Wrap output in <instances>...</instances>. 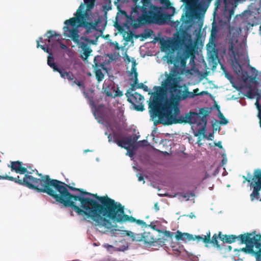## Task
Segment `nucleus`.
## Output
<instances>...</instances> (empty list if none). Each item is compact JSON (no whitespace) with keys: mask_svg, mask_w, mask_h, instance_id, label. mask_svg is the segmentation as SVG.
<instances>
[{"mask_svg":"<svg viewBox=\"0 0 261 261\" xmlns=\"http://www.w3.org/2000/svg\"><path fill=\"white\" fill-rule=\"evenodd\" d=\"M42 178H28L32 184L27 182L30 189L47 194L57 202L65 207H71L79 216H85L84 220H91L96 226L100 227L108 213V207L114 200L108 196H99L70 186L57 179H51L48 175H41Z\"/></svg>","mask_w":261,"mask_h":261,"instance_id":"1","label":"nucleus"},{"mask_svg":"<svg viewBox=\"0 0 261 261\" xmlns=\"http://www.w3.org/2000/svg\"><path fill=\"white\" fill-rule=\"evenodd\" d=\"M191 57L193 60L195 57L194 49L189 45H186L183 51L177 52L175 57L171 55L168 59V63L173 64L174 68L167 75L162 86L170 92V99L167 104L169 108H172L175 115L180 114L178 107L180 102L188 98L189 93V88L187 86L185 85L184 90H181L182 87L179 83L180 77L175 76L182 73L186 67L187 61Z\"/></svg>","mask_w":261,"mask_h":261,"instance_id":"2","label":"nucleus"},{"mask_svg":"<svg viewBox=\"0 0 261 261\" xmlns=\"http://www.w3.org/2000/svg\"><path fill=\"white\" fill-rule=\"evenodd\" d=\"M84 3H82L74 14L75 17L71 18L64 22L65 24H70L74 27L76 23L79 26L86 29L84 35H88L92 30H96V28L101 22V18L98 17L94 21L90 17V13L95 5V0H84Z\"/></svg>","mask_w":261,"mask_h":261,"instance_id":"3","label":"nucleus"},{"mask_svg":"<svg viewBox=\"0 0 261 261\" xmlns=\"http://www.w3.org/2000/svg\"><path fill=\"white\" fill-rule=\"evenodd\" d=\"M142 6H136L131 12L130 25L137 29L141 25L156 22L159 18V8L150 0H142Z\"/></svg>","mask_w":261,"mask_h":261,"instance_id":"4","label":"nucleus"},{"mask_svg":"<svg viewBox=\"0 0 261 261\" xmlns=\"http://www.w3.org/2000/svg\"><path fill=\"white\" fill-rule=\"evenodd\" d=\"M210 111L207 108H201L199 113L190 112L186 114L185 116H180L176 118L177 115L174 114V111L172 113H168L167 116L168 119L165 122V125H170L173 124L188 123L190 124H196L197 126H200L198 129L195 136L203 135L205 137L206 125L207 123L206 117L209 115Z\"/></svg>","mask_w":261,"mask_h":261,"instance_id":"5","label":"nucleus"},{"mask_svg":"<svg viewBox=\"0 0 261 261\" xmlns=\"http://www.w3.org/2000/svg\"><path fill=\"white\" fill-rule=\"evenodd\" d=\"M108 213L106 216V221H103L100 227H104L108 229H111L113 227L112 222L115 223H123L126 222L130 223L136 222L137 224L142 227H147V224L141 220L136 219L133 216H128L125 214L124 206L120 203L115 200L108 207Z\"/></svg>","mask_w":261,"mask_h":261,"instance_id":"6","label":"nucleus"},{"mask_svg":"<svg viewBox=\"0 0 261 261\" xmlns=\"http://www.w3.org/2000/svg\"><path fill=\"white\" fill-rule=\"evenodd\" d=\"M169 100V99L166 98L163 101V97L160 93H154L152 101L149 103V109L151 117H158L159 118L154 122V125L163 124L165 125V122L169 118L167 116V114L173 111L172 108H169L166 104Z\"/></svg>","mask_w":261,"mask_h":261,"instance_id":"7","label":"nucleus"},{"mask_svg":"<svg viewBox=\"0 0 261 261\" xmlns=\"http://www.w3.org/2000/svg\"><path fill=\"white\" fill-rule=\"evenodd\" d=\"M255 231L252 233L247 232L244 234H240L238 236L236 235H226L222 234V238L220 237V240L223 242L231 244L235 242L236 240L240 241L241 244H246L247 247L249 248L248 252L252 251V248L254 245L256 247L261 246L260 242L261 241V234L254 235ZM242 250L245 252L248 251L246 248H243Z\"/></svg>","mask_w":261,"mask_h":261,"instance_id":"8","label":"nucleus"},{"mask_svg":"<svg viewBox=\"0 0 261 261\" xmlns=\"http://www.w3.org/2000/svg\"><path fill=\"white\" fill-rule=\"evenodd\" d=\"M11 168L12 171H14L17 173H19L20 174H23L25 173L24 176L23 178H20L19 176H17L16 177H13L12 176H9L6 172L4 173L2 171H0V176H5L6 175L7 177H12L13 179H11L9 178H0V179H7L11 181H14L16 183L18 184L19 185L24 186L29 188L28 186L27 182H29L32 184H33L28 177H32L34 179H40L42 178L41 176L39 175L40 174L43 175L41 173H39L38 171H37V174L39 176V178H36L33 177L31 175V172H29L27 169L25 167H22V163L20 161H12L11 162V166H10Z\"/></svg>","mask_w":261,"mask_h":261,"instance_id":"9","label":"nucleus"},{"mask_svg":"<svg viewBox=\"0 0 261 261\" xmlns=\"http://www.w3.org/2000/svg\"><path fill=\"white\" fill-rule=\"evenodd\" d=\"M244 178L243 183L246 181L250 183L251 187L253 188V192L250 194V198L253 201L255 198H258L259 193L261 190V170L256 169L253 172V176L251 177L250 175H248L247 177L243 176Z\"/></svg>","mask_w":261,"mask_h":261,"instance_id":"10","label":"nucleus"},{"mask_svg":"<svg viewBox=\"0 0 261 261\" xmlns=\"http://www.w3.org/2000/svg\"><path fill=\"white\" fill-rule=\"evenodd\" d=\"M125 95L127 98V101L132 105L135 110L138 111H143L144 110L143 105L144 100L143 96L138 92L134 93L127 90Z\"/></svg>","mask_w":261,"mask_h":261,"instance_id":"11","label":"nucleus"},{"mask_svg":"<svg viewBox=\"0 0 261 261\" xmlns=\"http://www.w3.org/2000/svg\"><path fill=\"white\" fill-rule=\"evenodd\" d=\"M220 237L222 238V233L219 231L218 234L216 233L214 234L212 237V239H211V232L210 231L204 237L201 236H196L197 243L202 242L205 244L206 247H207L208 244H212L217 248H220V245L218 241V238L220 239Z\"/></svg>","mask_w":261,"mask_h":261,"instance_id":"12","label":"nucleus"},{"mask_svg":"<svg viewBox=\"0 0 261 261\" xmlns=\"http://www.w3.org/2000/svg\"><path fill=\"white\" fill-rule=\"evenodd\" d=\"M66 25L64 27V35L66 37L70 38L75 43L77 44H80L81 42H80L79 38L80 36L79 35V31L77 28L70 29L68 27L69 25L70 24H65Z\"/></svg>","mask_w":261,"mask_h":261,"instance_id":"13","label":"nucleus"},{"mask_svg":"<svg viewBox=\"0 0 261 261\" xmlns=\"http://www.w3.org/2000/svg\"><path fill=\"white\" fill-rule=\"evenodd\" d=\"M135 140H134L132 136L123 137L122 139H120L117 141V145L121 148H124L128 150L129 147L133 144Z\"/></svg>","mask_w":261,"mask_h":261,"instance_id":"14","label":"nucleus"},{"mask_svg":"<svg viewBox=\"0 0 261 261\" xmlns=\"http://www.w3.org/2000/svg\"><path fill=\"white\" fill-rule=\"evenodd\" d=\"M46 35L47 39L46 40L48 42V45L53 46L60 41L59 35L52 31H48Z\"/></svg>","mask_w":261,"mask_h":261,"instance_id":"15","label":"nucleus"},{"mask_svg":"<svg viewBox=\"0 0 261 261\" xmlns=\"http://www.w3.org/2000/svg\"><path fill=\"white\" fill-rule=\"evenodd\" d=\"M196 236H194L193 235L188 233H182L179 231H177L176 232V234L175 235L176 239L177 241H195L196 240Z\"/></svg>","mask_w":261,"mask_h":261,"instance_id":"16","label":"nucleus"},{"mask_svg":"<svg viewBox=\"0 0 261 261\" xmlns=\"http://www.w3.org/2000/svg\"><path fill=\"white\" fill-rule=\"evenodd\" d=\"M79 45L83 50V54L85 56V59H86L88 58L92 51L90 45H89L88 43L84 42H81Z\"/></svg>","mask_w":261,"mask_h":261,"instance_id":"17","label":"nucleus"},{"mask_svg":"<svg viewBox=\"0 0 261 261\" xmlns=\"http://www.w3.org/2000/svg\"><path fill=\"white\" fill-rule=\"evenodd\" d=\"M57 71L60 73V76L62 78L67 79V80H68L70 81H72L75 79V76L72 74V73L70 71H69V72L65 71L63 70H62L60 68H59L58 71Z\"/></svg>","mask_w":261,"mask_h":261,"instance_id":"18","label":"nucleus"},{"mask_svg":"<svg viewBox=\"0 0 261 261\" xmlns=\"http://www.w3.org/2000/svg\"><path fill=\"white\" fill-rule=\"evenodd\" d=\"M156 239L154 238L150 232H144L143 233V242L146 244L150 245L153 244L155 242Z\"/></svg>","mask_w":261,"mask_h":261,"instance_id":"19","label":"nucleus"},{"mask_svg":"<svg viewBox=\"0 0 261 261\" xmlns=\"http://www.w3.org/2000/svg\"><path fill=\"white\" fill-rule=\"evenodd\" d=\"M161 48L162 50H174L173 43L171 41H163L161 42Z\"/></svg>","mask_w":261,"mask_h":261,"instance_id":"20","label":"nucleus"},{"mask_svg":"<svg viewBox=\"0 0 261 261\" xmlns=\"http://www.w3.org/2000/svg\"><path fill=\"white\" fill-rule=\"evenodd\" d=\"M54 61V58L53 57V54L52 53H50L47 58V64L53 69L54 71H58L59 68Z\"/></svg>","mask_w":261,"mask_h":261,"instance_id":"21","label":"nucleus"},{"mask_svg":"<svg viewBox=\"0 0 261 261\" xmlns=\"http://www.w3.org/2000/svg\"><path fill=\"white\" fill-rule=\"evenodd\" d=\"M41 42L42 43H44L43 40V38L42 37H40L39 38V39L37 40V47L38 48V47H40L42 50H43L46 53H48L49 54H50V53H51L50 52V49H49V46L50 45H48V44L47 45H40V43Z\"/></svg>","mask_w":261,"mask_h":261,"instance_id":"22","label":"nucleus"},{"mask_svg":"<svg viewBox=\"0 0 261 261\" xmlns=\"http://www.w3.org/2000/svg\"><path fill=\"white\" fill-rule=\"evenodd\" d=\"M127 235L130 236L133 241L143 242V233L141 234H134L133 232L129 231L127 233Z\"/></svg>","mask_w":261,"mask_h":261,"instance_id":"23","label":"nucleus"},{"mask_svg":"<svg viewBox=\"0 0 261 261\" xmlns=\"http://www.w3.org/2000/svg\"><path fill=\"white\" fill-rule=\"evenodd\" d=\"M199 90L198 88H196V89H194L193 92H190L189 91L188 98H194L196 96H198V95L202 96L204 94L207 93V92H206V91H202L201 92H199Z\"/></svg>","mask_w":261,"mask_h":261,"instance_id":"24","label":"nucleus"},{"mask_svg":"<svg viewBox=\"0 0 261 261\" xmlns=\"http://www.w3.org/2000/svg\"><path fill=\"white\" fill-rule=\"evenodd\" d=\"M120 138V135L116 133L113 132V134H109L108 135L109 142L113 141V142L117 144V141H119Z\"/></svg>","mask_w":261,"mask_h":261,"instance_id":"25","label":"nucleus"},{"mask_svg":"<svg viewBox=\"0 0 261 261\" xmlns=\"http://www.w3.org/2000/svg\"><path fill=\"white\" fill-rule=\"evenodd\" d=\"M100 57L97 56L95 57L94 59V64L93 65V67L95 71L96 69H106L105 65L103 63H99L97 62L98 59H99Z\"/></svg>","mask_w":261,"mask_h":261,"instance_id":"26","label":"nucleus"},{"mask_svg":"<svg viewBox=\"0 0 261 261\" xmlns=\"http://www.w3.org/2000/svg\"><path fill=\"white\" fill-rule=\"evenodd\" d=\"M95 74L96 78L98 82L102 81V80L104 79L105 75L102 73L101 69H96L95 71Z\"/></svg>","mask_w":261,"mask_h":261,"instance_id":"27","label":"nucleus"},{"mask_svg":"<svg viewBox=\"0 0 261 261\" xmlns=\"http://www.w3.org/2000/svg\"><path fill=\"white\" fill-rule=\"evenodd\" d=\"M161 3L164 6V7L167 9H172L173 11L175 10L174 8L171 6V4L169 0H161Z\"/></svg>","mask_w":261,"mask_h":261,"instance_id":"28","label":"nucleus"},{"mask_svg":"<svg viewBox=\"0 0 261 261\" xmlns=\"http://www.w3.org/2000/svg\"><path fill=\"white\" fill-rule=\"evenodd\" d=\"M255 105L256 108L258 110L257 117H258V118L259 119V124H260V126L261 127V105H260L259 103L258 98L257 99Z\"/></svg>","mask_w":261,"mask_h":261,"instance_id":"29","label":"nucleus"},{"mask_svg":"<svg viewBox=\"0 0 261 261\" xmlns=\"http://www.w3.org/2000/svg\"><path fill=\"white\" fill-rule=\"evenodd\" d=\"M179 195L184 198H187V200H189V198L191 196H194V194L193 192H190V193H179Z\"/></svg>","mask_w":261,"mask_h":261,"instance_id":"30","label":"nucleus"},{"mask_svg":"<svg viewBox=\"0 0 261 261\" xmlns=\"http://www.w3.org/2000/svg\"><path fill=\"white\" fill-rule=\"evenodd\" d=\"M73 83L72 84V86H73L74 84H76L79 87H82V88H85V86H84V83L81 82V81H77L75 80V79L72 81Z\"/></svg>","mask_w":261,"mask_h":261,"instance_id":"31","label":"nucleus"},{"mask_svg":"<svg viewBox=\"0 0 261 261\" xmlns=\"http://www.w3.org/2000/svg\"><path fill=\"white\" fill-rule=\"evenodd\" d=\"M82 40H84L87 42H89L92 44H95L96 43V41L95 40H92L88 38L87 36H83L81 37Z\"/></svg>","mask_w":261,"mask_h":261,"instance_id":"32","label":"nucleus"},{"mask_svg":"<svg viewBox=\"0 0 261 261\" xmlns=\"http://www.w3.org/2000/svg\"><path fill=\"white\" fill-rule=\"evenodd\" d=\"M164 235L170 239H172L173 236V232H171L169 231H165L164 232Z\"/></svg>","mask_w":261,"mask_h":261,"instance_id":"33","label":"nucleus"},{"mask_svg":"<svg viewBox=\"0 0 261 261\" xmlns=\"http://www.w3.org/2000/svg\"><path fill=\"white\" fill-rule=\"evenodd\" d=\"M137 89V84L132 83L130 85V87L128 90H129V92H130L132 93L133 91H135Z\"/></svg>","mask_w":261,"mask_h":261,"instance_id":"34","label":"nucleus"},{"mask_svg":"<svg viewBox=\"0 0 261 261\" xmlns=\"http://www.w3.org/2000/svg\"><path fill=\"white\" fill-rule=\"evenodd\" d=\"M131 70H132V73H134V75H135L136 73H138L137 71V68L136 67V63L135 62H134V63L133 64Z\"/></svg>","mask_w":261,"mask_h":261,"instance_id":"35","label":"nucleus"},{"mask_svg":"<svg viewBox=\"0 0 261 261\" xmlns=\"http://www.w3.org/2000/svg\"><path fill=\"white\" fill-rule=\"evenodd\" d=\"M220 123L221 124H226L228 123V121L227 119H226L225 118V117H224V118H222V119H220Z\"/></svg>","mask_w":261,"mask_h":261,"instance_id":"36","label":"nucleus"},{"mask_svg":"<svg viewBox=\"0 0 261 261\" xmlns=\"http://www.w3.org/2000/svg\"><path fill=\"white\" fill-rule=\"evenodd\" d=\"M219 123L217 121H216L213 124V127L214 129L217 130L218 129L220 130V127L218 125Z\"/></svg>","mask_w":261,"mask_h":261,"instance_id":"37","label":"nucleus"},{"mask_svg":"<svg viewBox=\"0 0 261 261\" xmlns=\"http://www.w3.org/2000/svg\"><path fill=\"white\" fill-rule=\"evenodd\" d=\"M216 107H217V109L218 111H219L218 116L220 118V119H221L222 118H224V116L223 114L221 112V111L220 110V107H219V106L217 105Z\"/></svg>","mask_w":261,"mask_h":261,"instance_id":"38","label":"nucleus"},{"mask_svg":"<svg viewBox=\"0 0 261 261\" xmlns=\"http://www.w3.org/2000/svg\"><path fill=\"white\" fill-rule=\"evenodd\" d=\"M123 95V93L122 91H120L118 88L117 89V90L116 91V93L115 94V95L114 97L116 96H121Z\"/></svg>","mask_w":261,"mask_h":261,"instance_id":"39","label":"nucleus"},{"mask_svg":"<svg viewBox=\"0 0 261 261\" xmlns=\"http://www.w3.org/2000/svg\"><path fill=\"white\" fill-rule=\"evenodd\" d=\"M105 93L106 94V95L108 96H109V97L113 96L112 93L109 89H106L105 90Z\"/></svg>","mask_w":261,"mask_h":261,"instance_id":"40","label":"nucleus"},{"mask_svg":"<svg viewBox=\"0 0 261 261\" xmlns=\"http://www.w3.org/2000/svg\"><path fill=\"white\" fill-rule=\"evenodd\" d=\"M147 227H150L154 230L160 231V230L156 228V226L155 224H152V223H151L149 225H147Z\"/></svg>","mask_w":261,"mask_h":261,"instance_id":"41","label":"nucleus"},{"mask_svg":"<svg viewBox=\"0 0 261 261\" xmlns=\"http://www.w3.org/2000/svg\"><path fill=\"white\" fill-rule=\"evenodd\" d=\"M138 73H136L134 75V84H138Z\"/></svg>","mask_w":261,"mask_h":261,"instance_id":"42","label":"nucleus"},{"mask_svg":"<svg viewBox=\"0 0 261 261\" xmlns=\"http://www.w3.org/2000/svg\"><path fill=\"white\" fill-rule=\"evenodd\" d=\"M228 13H229L230 17H231L232 15H234V8H232L229 9Z\"/></svg>","mask_w":261,"mask_h":261,"instance_id":"43","label":"nucleus"},{"mask_svg":"<svg viewBox=\"0 0 261 261\" xmlns=\"http://www.w3.org/2000/svg\"><path fill=\"white\" fill-rule=\"evenodd\" d=\"M128 1V0H115L114 3L115 5L119 3L124 4L125 3H127Z\"/></svg>","mask_w":261,"mask_h":261,"instance_id":"44","label":"nucleus"},{"mask_svg":"<svg viewBox=\"0 0 261 261\" xmlns=\"http://www.w3.org/2000/svg\"><path fill=\"white\" fill-rule=\"evenodd\" d=\"M216 35H217V34H216L215 33L211 32L210 39L212 40V41H213L216 39Z\"/></svg>","mask_w":261,"mask_h":261,"instance_id":"45","label":"nucleus"},{"mask_svg":"<svg viewBox=\"0 0 261 261\" xmlns=\"http://www.w3.org/2000/svg\"><path fill=\"white\" fill-rule=\"evenodd\" d=\"M137 176L138 177V180L139 181H141L144 180V177H143V175L142 174H138ZM143 182L144 183L145 181H143Z\"/></svg>","mask_w":261,"mask_h":261,"instance_id":"46","label":"nucleus"},{"mask_svg":"<svg viewBox=\"0 0 261 261\" xmlns=\"http://www.w3.org/2000/svg\"><path fill=\"white\" fill-rule=\"evenodd\" d=\"M217 32H218V31L217 29V27L214 24V23H213L211 32H214V33H215L216 34H217Z\"/></svg>","mask_w":261,"mask_h":261,"instance_id":"47","label":"nucleus"},{"mask_svg":"<svg viewBox=\"0 0 261 261\" xmlns=\"http://www.w3.org/2000/svg\"><path fill=\"white\" fill-rule=\"evenodd\" d=\"M229 50L232 51V53L234 55H235V51L233 50V45L232 44H231V45L229 46Z\"/></svg>","mask_w":261,"mask_h":261,"instance_id":"48","label":"nucleus"},{"mask_svg":"<svg viewBox=\"0 0 261 261\" xmlns=\"http://www.w3.org/2000/svg\"><path fill=\"white\" fill-rule=\"evenodd\" d=\"M144 85L142 83H141L140 84H138L137 85V89H142Z\"/></svg>","mask_w":261,"mask_h":261,"instance_id":"49","label":"nucleus"},{"mask_svg":"<svg viewBox=\"0 0 261 261\" xmlns=\"http://www.w3.org/2000/svg\"><path fill=\"white\" fill-rule=\"evenodd\" d=\"M215 145L221 149L222 148V145L221 141H219L218 143H215Z\"/></svg>","mask_w":261,"mask_h":261,"instance_id":"50","label":"nucleus"},{"mask_svg":"<svg viewBox=\"0 0 261 261\" xmlns=\"http://www.w3.org/2000/svg\"><path fill=\"white\" fill-rule=\"evenodd\" d=\"M142 89L144 91H146V92L148 91V90H149V89H148V87L147 86L145 85L143 86V88Z\"/></svg>","mask_w":261,"mask_h":261,"instance_id":"51","label":"nucleus"},{"mask_svg":"<svg viewBox=\"0 0 261 261\" xmlns=\"http://www.w3.org/2000/svg\"><path fill=\"white\" fill-rule=\"evenodd\" d=\"M154 208L155 210V211L157 212L160 209V207L158 205V203H156L155 204H154Z\"/></svg>","mask_w":261,"mask_h":261,"instance_id":"52","label":"nucleus"},{"mask_svg":"<svg viewBox=\"0 0 261 261\" xmlns=\"http://www.w3.org/2000/svg\"><path fill=\"white\" fill-rule=\"evenodd\" d=\"M220 5V0H217V1L216 2V8H218Z\"/></svg>","mask_w":261,"mask_h":261,"instance_id":"53","label":"nucleus"},{"mask_svg":"<svg viewBox=\"0 0 261 261\" xmlns=\"http://www.w3.org/2000/svg\"><path fill=\"white\" fill-rule=\"evenodd\" d=\"M189 217L191 218H193L195 217V215L193 213H191L189 215Z\"/></svg>","mask_w":261,"mask_h":261,"instance_id":"54","label":"nucleus"},{"mask_svg":"<svg viewBox=\"0 0 261 261\" xmlns=\"http://www.w3.org/2000/svg\"><path fill=\"white\" fill-rule=\"evenodd\" d=\"M8 178V177L6 175H5V176H0V178ZM8 178H9V177H8ZM9 178H10L11 179H13L12 177H9Z\"/></svg>","mask_w":261,"mask_h":261,"instance_id":"55","label":"nucleus"},{"mask_svg":"<svg viewBox=\"0 0 261 261\" xmlns=\"http://www.w3.org/2000/svg\"><path fill=\"white\" fill-rule=\"evenodd\" d=\"M181 1L184 3H186V4H187L188 3H189L190 1V0H181Z\"/></svg>","mask_w":261,"mask_h":261,"instance_id":"56","label":"nucleus"},{"mask_svg":"<svg viewBox=\"0 0 261 261\" xmlns=\"http://www.w3.org/2000/svg\"><path fill=\"white\" fill-rule=\"evenodd\" d=\"M61 47L63 49H65L67 47L66 46L63 44H61Z\"/></svg>","mask_w":261,"mask_h":261,"instance_id":"57","label":"nucleus"},{"mask_svg":"<svg viewBox=\"0 0 261 261\" xmlns=\"http://www.w3.org/2000/svg\"><path fill=\"white\" fill-rule=\"evenodd\" d=\"M115 48L117 49H119V45H118V43H117L116 44V46H115Z\"/></svg>","mask_w":261,"mask_h":261,"instance_id":"58","label":"nucleus"},{"mask_svg":"<svg viewBox=\"0 0 261 261\" xmlns=\"http://www.w3.org/2000/svg\"><path fill=\"white\" fill-rule=\"evenodd\" d=\"M239 72H240V70H242V67H241V66L240 65H239Z\"/></svg>","mask_w":261,"mask_h":261,"instance_id":"59","label":"nucleus"},{"mask_svg":"<svg viewBox=\"0 0 261 261\" xmlns=\"http://www.w3.org/2000/svg\"><path fill=\"white\" fill-rule=\"evenodd\" d=\"M229 250L230 251L231 250V247L230 246H228Z\"/></svg>","mask_w":261,"mask_h":261,"instance_id":"60","label":"nucleus"},{"mask_svg":"<svg viewBox=\"0 0 261 261\" xmlns=\"http://www.w3.org/2000/svg\"><path fill=\"white\" fill-rule=\"evenodd\" d=\"M142 143H146V142H147V141H146V140H143V141H142Z\"/></svg>","mask_w":261,"mask_h":261,"instance_id":"61","label":"nucleus"},{"mask_svg":"<svg viewBox=\"0 0 261 261\" xmlns=\"http://www.w3.org/2000/svg\"><path fill=\"white\" fill-rule=\"evenodd\" d=\"M213 136V134L211 133L209 134V137H212Z\"/></svg>","mask_w":261,"mask_h":261,"instance_id":"62","label":"nucleus"},{"mask_svg":"<svg viewBox=\"0 0 261 261\" xmlns=\"http://www.w3.org/2000/svg\"><path fill=\"white\" fill-rule=\"evenodd\" d=\"M105 135H107L108 136V135H109V134H108V133H107V132L105 133Z\"/></svg>","mask_w":261,"mask_h":261,"instance_id":"63","label":"nucleus"},{"mask_svg":"<svg viewBox=\"0 0 261 261\" xmlns=\"http://www.w3.org/2000/svg\"><path fill=\"white\" fill-rule=\"evenodd\" d=\"M223 1H224V2L225 3H226V2H227V0H223Z\"/></svg>","mask_w":261,"mask_h":261,"instance_id":"64","label":"nucleus"}]
</instances>
